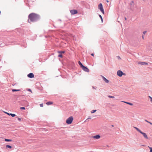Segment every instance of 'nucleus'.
<instances>
[{
  "label": "nucleus",
  "mask_w": 152,
  "mask_h": 152,
  "mask_svg": "<svg viewBox=\"0 0 152 152\" xmlns=\"http://www.w3.org/2000/svg\"><path fill=\"white\" fill-rule=\"evenodd\" d=\"M27 76L28 77L32 78L34 77V75L33 73H31L28 74Z\"/></svg>",
  "instance_id": "8"
},
{
  "label": "nucleus",
  "mask_w": 152,
  "mask_h": 152,
  "mask_svg": "<svg viewBox=\"0 0 152 152\" xmlns=\"http://www.w3.org/2000/svg\"><path fill=\"white\" fill-rule=\"evenodd\" d=\"M20 109H23V110H25V108L24 107H20Z\"/></svg>",
  "instance_id": "27"
},
{
  "label": "nucleus",
  "mask_w": 152,
  "mask_h": 152,
  "mask_svg": "<svg viewBox=\"0 0 152 152\" xmlns=\"http://www.w3.org/2000/svg\"><path fill=\"white\" fill-rule=\"evenodd\" d=\"M58 53H59L61 54L62 53H65L64 51H59Z\"/></svg>",
  "instance_id": "20"
},
{
  "label": "nucleus",
  "mask_w": 152,
  "mask_h": 152,
  "mask_svg": "<svg viewBox=\"0 0 152 152\" xmlns=\"http://www.w3.org/2000/svg\"><path fill=\"white\" fill-rule=\"evenodd\" d=\"M134 128L136 129L137 131L142 134L145 138L146 139H148L147 135L145 133L142 132L137 127H134Z\"/></svg>",
  "instance_id": "2"
},
{
  "label": "nucleus",
  "mask_w": 152,
  "mask_h": 152,
  "mask_svg": "<svg viewBox=\"0 0 152 152\" xmlns=\"http://www.w3.org/2000/svg\"><path fill=\"white\" fill-rule=\"evenodd\" d=\"M138 64L141 65H144L145 64H147V63L142 62H140L138 63Z\"/></svg>",
  "instance_id": "11"
},
{
  "label": "nucleus",
  "mask_w": 152,
  "mask_h": 152,
  "mask_svg": "<svg viewBox=\"0 0 152 152\" xmlns=\"http://www.w3.org/2000/svg\"><path fill=\"white\" fill-rule=\"evenodd\" d=\"M70 12L72 15H74L77 13V11L76 10H70Z\"/></svg>",
  "instance_id": "6"
},
{
  "label": "nucleus",
  "mask_w": 152,
  "mask_h": 152,
  "mask_svg": "<svg viewBox=\"0 0 152 152\" xmlns=\"http://www.w3.org/2000/svg\"><path fill=\"white\" fill-rule=\"evenodd\" d=\"M10 115H11L12 117H14L16 116V115L15 114L10 113Z\"/></svg>",
  "instance_id": "17"
},
{
  "label": "nucleus",
  "mask_w": 152,
  "mask_h": 152,
  "mask_svg": "<svg viewBox=\"0 0 152 152\" xmlns=\"http://www.w3.org/2000/svg\"><path fill=\"white\" fill-rule=\"evenodd\" d=\"M93 88L94 89H95V88H94V87H93Z\"/></svg>",
  "instance_id": "40"
},
{
  "label": "nucleus",
  "mask_w": 152,
  "mask_h": 152,
  "mask_svg": "<svg viewBox=\"0 0 152 152\" xmlns=\"http://www.w3.org/2000/svg\"><path fill=\"white\" fill-rule=\"evenodd\" d=\"M148 147L150 149V151L149 152H152V148L150 147L149 146H148Z\"/></svg>",
  "instance_id": "21"
},
{
  "label": "nucleus",
  "mask_w": 152,
  "mask_h": 152,
  "mask_svg": "<svg viewBox=\"0 0 152 152\" xmlns=\"http://www.w3.org/2000/svg\"><path fill=\"white\" fill-rule=\"evenodd\" d=\"M40 106L41 107H43V104L42 103L40 104Z\"/></svg>",
  "instance_id": "26"
},
{
  "label": "nucleus",
  "mask_w": 152,
  "mask_h": 152,
  "mask_svg": "<svg viewBox=\"0 0 152 152\" xmlns=\"http://www.w3.org/2000/svg\"><path fill=\"white\" fill-rule=\"evenodd\" d=\"M106 1L107 3H108L109 2V1L108 0H106Z\"/></svg>",
  "instance_id": "35"
},
{
  "label": "nucleus",
  "mask_w": 152,
  "mask_h": 152,
  "mask_svg": "<svg viewBox=\"0 0 152 152\" xmlns=\"http://www.w3.org/2000/svg\"><path fill=\"white\" fill-rule=\"evenodd\" d=\"M108 96L110 98H115L114 96Z\"/></svg>",
  "instance_id": "23"
},
{
  "label": "nucleus",
  "mask_w": 152,
  "mask_h": 152,
  "mask_svg": "<svg viewBox=\"0 0 152 152\" xmlns=\"http://www.w3.org/2000/svg\"><path fill=\"white\" fill-rule=\"evenodd\" d=\"M146 31H144L143 32V34H145L146 33Z\"/></svg>",
  "instance_id": "30"
},
{
  "label": "nucleus",
  "mask_w": 152,
  "mask_h": 152,
  "mask_svg": "<svg viewBox=\"0 0 152 152\" xmlns=\"http://www.w3.org/2000/svg\"><path fill=\"white\" fill-rule=\"evenodd\" d=\"M122 102H124V103H125L128 104H129L130 105H131V106H132L133 105V104L132 103H130V102H124V101H122Z\"/></svg>",
  "instance_id": "13"
},
{
  "label": "nucleus",
  "mask_w": 152,
  "mask_h": 152,
  "mask_svg": "<svg viewBox=\"0 0 152 152\" xmlns=\"http://www.w3.org/2000/svg\"><path fill=\"white\" fill-rule=\"evenodd\" d=\"M18 120L19 121H21V118H18Z\"/></svg>",
  "instance_id": "29"
},
{
  "label": "nucleus",
  "mask_w": 152,
  "mask_h": 152,
  "mask_svg": "<svg viewBox=\"0 0 152 152\" xmlns=\"http://www.w3.org/2000/svg\"><path fill=\"white\" fill-rule=\"evenodd\" d=\"M39 18L38 15L34 13H31L28 16L29 19L31 22H35L38 20Z\"/></svg>",
  "instance_id": "1"
},
{
  "label": "nucleus",
  "mask_w": 152,
  "mask_h": 152,
  "mask_svg": "<svg viewBox=\"0 0 152 152\" xmlns=\"http://www.w3.org/2000/svg\"><path fill=\"white\" fill-rule=\"evenodd\" d=\"M91 56H94V53H92V54H91Z\"/></svg>",
  "instance_id": "34"
},
{
  "label": "nucleus",
  "mask_w": 152,
  "mask_h": 152,
  "mask_svg": "<svg viewBox=\"0 0 152 152\" xmlns=\"http://www.w3.org/2000/svg\"><path fill=\"white\" fill-rule=\"evenodd\" d=\"M102 78L104 81H105V82L106 83H108L109 82V81L108 80L106 79L105 77L103 76H102Z\"/></svg>",
  "instance_id": "10"
},
{
  "label": "nucleus",
  "mask_w": 152,
  "mask_h": 152,
  "mask_svg": "<svg viewBox=\"0 0 152 152\" xmlns=\"http://www.w3.org/2000/svg\"><path fill=\"white\" fill-rule=\"evenodd\" d=\"M125 20H127V18H126V17H125Z\"/></svg>",
  "instance_id": "36"
},
{
  "label": "nucleus",
  "mask_w": 152,
  "mask_h": 152,
  "mask_svg": "<svg viewBox=\"0 0 152 152\" xmlns=\"http://www.w3.org/2000/svg\"><path fill=\"white\" fill-rule=\"evenodd\" d=\"M58 57H61V58H62V54H61L58 55Z\"/></svg>",
  "instance_id": "25"
},
{
  "label": "nucleus",
  "mask_w": 152,
  "mask_h": 152,
  "mask_svg": "<svg viewBox=\"0 0 152 152\" xmlns=\"http://www.w3.org/2000/svg\"><path fill=\"white\" fill-rule=\"evenodd\" d=\"M78 64H79V65L80 66L81 68H82L83 66H84L82 64L80 61H78Z\"/></svg>",
  "instance_id": "15"
},
{
  "label": "nucleus",
  "mask_w": 152,
  "mask_h": 152,
  "mask_svg": "<svg viewBox=\"0 0 152 152\" xmlns=\"http://www.w3.org/2000/svg\"><path fill=\"white\" fill-rule=\"evenodd\" d=\"M100 136L99 135H97L93 137V138L94 139H98L100 138Z\"/></svg>",
  "instance_id": "9"
},
{
  "label": "nucleus",
  "mask_w": 152,
  "mask_h": 152,
  "mask_svg": "<svg viewBox=\"0 0 152 152\" xmlns=\"http://www.w3.org/2000/svg\"><path fill=\"white\" fill-rule=\"evenodd\" d=\"M96 111V110H93L91 111V113H94Z\"/></svg>",
  "instance_id": "19"
},
{
  "label": "nucleus",
  "mask_w": 152,
  "mask_h": 152,
  "mask_svg": "<svg viewBox=\"0 0 152 152\" xmlns=\"http://www.w3.org/2000/svg\"><path fill=\"white\" fill-rule=\"evenodd\" d=\"M28 90L29 91H30V92H32L31 90V89H28Z\"/></svg>",
  "instance_id": "33"
},
{
  "label": "nucleus",
  "mask_w": 152,
  "mask_h": 152,
  "mask_svg": "<svg viewBox=\"0 0 152 152\" xmlns=\"http://www.w3.org/2000/svg\"><path fill=\"white\" fill-rule=\"evenodd\" d=\"M82 68L83 69L85 72H89V69L86 67H85L84 66Z\"/></svg>",
  "instance_id": "7"
},
{
  "label": "nucleus",
  "mask_w": 152,
  "mask_h": 152,
  "mask_svg": "<svg viewBox=\"0 0 152 152\" xmlns=\"http://www.w3.org/2000/svg\"><path fill=\"white\" fill-rule=\"evenodd\" d=\"M4 140L6 142H11L12 141L11 139H5Z\"/></svg>",
  "instance_id": "14"
},
{
  "label": "nucleus",
  "mask_w": 152,
  "mask_h": 152,
  "mask_svg": "<svg viewBox=\"0 0 152 152\" xmlns=\"http://www.w3.org/2000/svg\"><path fill=\"white\" fill-rule=\"evenodd\" d=\"M142 38L143 39H144V37L143 36H142Z\"/></svg>",
  "instance_id": "39"
},
{
  "label": "nucleus",
  "mask_w": 152,
  "mask_h": 152,
  "mask_svg": "<svg viewBox=\"0 0 152 152\" xmlns=\"http://www.w3.org/2000/svg\"><path fill=\"white\" fill-rule=\"evenodd\" d=\"M123 74V73L120 70H118L117 72V74L120 77H121Z\"/></svg>",
  "instance_id": "5"
},
{
  "label": "nucleus",
  "mask_w": 152,
  "mask_h": 152,
  "mask_svg": "<svg viewBox=\"0 0 152 152\" xmlns=\"http://www.w3.org/2000/svg\"><path fill=\"white\" fill-rule=\"evenodd\" d=\"M112 126L113 127V125H112Z\"/></svg>",
  "instance_id": "41"
},
{
  "label": "nucleus",
  "mask_w": 152,
  "mask_h": 152,
  "mask_svg": "<svg viewBox=\"0 0 152 152\" xmlns=\"http://www.w3.org/2000/svg\"><path fill=\"white\" fill-rule=\"evenodd\" d=\"M53 102H49L46 103L47 105H48L53 104Z\"/></svg>",
  "instance_id": "12"
},
{
  "label": "nucleus",
  "mask_w": 152,
  "mask_h": 152,
  "mask_svg": "<svg viewBox=\"0 0 152 152\" xmlns=\"http://www.w3.org/2000/svg\"><path fill=\"white\" fill-rule=\"evenodd\" d=\"M148 97L150 98V101L152 103V98L150 96H149Z\"/></svg>",
  "instance_id": "24"
},
{
  "label": "nucleus",
  "mask_w": 152,
  "mask_h": 152,
  "mask_svg": "<svg viewBox=\"0 0 152 152\" xmlns=\"http://www.w3.org/2000/svg\"><path fill=\"white\" fill-rule=\"evenodd\" d=\"M5 113L6 114H7V115H10V113H7V112H5Z\"/></svg>",
  "instance_id": "28"
},
{
  "label": "nucleus",
  "mask_w": 152,
  "mask_h": 152,
  "mask_svg": "<svg viewBox=\"0 0 152 152\" xmlns=\"http://www.w3.org/2000/svg\"><path fill=\"white\" fill-rule=\"evenodd\" d=\"M148 123H149L151 125H152V123H151V122H148Z\"/></svg>",
  "instance_id": "32"
},
{
  "label": "nucleus",
  "mask_w": 152,
  "mask_h": 152,
  "mask_svg": "<svg viewBox=\"0 0 152 152\" xmlns=\"http://www.w3.org/2000/svg\"><path fill=\"white\" fill-rule=\"evenodd\" d=\"M98 8L99 9L103 14H104V11L103 7L102 4L101 3L99 4L98 6Z\"/></svg>",
  "instance_id": "4"
},
{
  "label": "nucleus",
  "mask_w": 152,
  "mask_h": 152,
  "mask_svg": "<svg viewBox=\"0 0 152 152\" xmlns=\"http://www.w3.org/2000/svg\"><path fill=\"white\" fill-rule=\"evenodd\" d=\"M6 147L7 148H12L11 146L8 145H7Z\"/></svg>",
  "instance_id": "18"
},
{
  "label": "nucleus",
  "mask_w": 152,
  "mask_h": 152,
  "mask_svg": "<svg viewBox=\"0 0 152 152\" xmlns=\"http://www.w3.org/2000/svg\"><path fill=\"white\" fill-rule=\"evenodd\" d=\"M145 121L146 122H148H148H149V121H147V120H145Z\"/></svg>",
  "instance_id": "31"
},
{
  "label": "nucleus",
  "mask_w": 152,
  "mask_h": 152,
  "mask_svg": "<svg viewBox=\"0 0 152 152\" xmlns=\"http://www.w3.org/2000/svg\"><path fill=\"white\" fill-rule=\"evenodd\" d=\"M99 17L100 18L101 20V21H102V22H103V19H102V16L100 15H99Z\"/></svg>",
  "instance_id": "22"
},
{
  "label": "nucleus",
  "mask_w": 152,
  "mask_h": 152,
  "mask_svg": "<svg viewBox=\"0 0 152 152\" xmlns=\"http://www.w3.org/2000/svg\"><path fill=\"white\" fill-rule=\"evenodd\" d=\"M20 90H19V89H18V90H17V89H13L12 90V91L13 92H14V91H20Z\"/></svg>",
  "instance_id": "16"
},
{
  "label": "nucleus",
  "mask_w": 152,
  "mask_h": 152,
  "mask_svg": "<svg viewBox=\"0 0 152 152\" xmlns=\"http://www.w3.org/2000/svg\"><path fill=\"white\" fill-rule=\"evenodd\" d=\"M73 120V118L72 116H71L68 118L66 120V123L68 124H71Z\"/></svg>",
  "instance_id": "3"
},
{
  "label": "nucleus",
  "mask_w": 152,
  "mask_h": 152,
  "mask_svg": "<svg viewBox=\"0 0 152 152\" xmlns=\"http://www.w3.org/2000/svg\"><path fill=\"white\" fill-rule=\"evenodd\" d=\"M28 22L29 23H30V21H29V19H28Z\"/></svg>",
  "instance_id": "37"
},
{
  "label": "nucleus",
  "mask_w": 152,
  "mask_h": 152,
  "mask_svg": "<svg viewBox=\"0 0 152 152\" xmlns=\"http://www.w3.org/2000/svg\"><path fill=\"white\" fill-rule=\"evenodd\" d=\"M91 119V118H88L87 120L88 119Z\"/></svg>",
  "instance_id": "38"
}]
</instances>
